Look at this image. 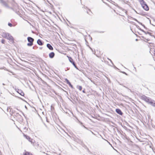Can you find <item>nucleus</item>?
<instances>
[{"instance_id": "16", "label": "nucleus", "mask_w": 155, "mask_h": 155, "mask_svg": "<svg viewBox=\"0 0 155 155\" xmlns=\"http://www.w3.org/2000/svg\"><path fill=\"white\" fill-rule=\"evenodd\" d=\"M134 25L136 26L137 28L138 29H139L142 32H144V30L142 29H141L140 28L139 26L138 25H136L135 24H134Z\"/></svg>"}, {"instance_id": "1", "label": "nucleus", "mask_w": 155, "mask_h": 155, "mask_svg": "<svg viewBox=\"0 0 155 155\" xmlns=\"http://www.w3.org/2000/svg\"><path fill=\"white\" fill-rule=\"evenodd\" d=\"M138 1L144 9L147 11L149 10V7L144 0H138Z\"/></svg>"}, {"instance_id": "17", "label": "nucleus", "mask_w": 155, "mask_h": 155, "mask_svg": "<svg viewBox=\"0 0 155 155\" xmlns=\"http://www.w3.org/2000/svg\"><path fill=\"white\" fill-rule=\"evenodd\" d=\"M77 88L80 91H81L82 89V87L81 86L77 85Z\"/></svg>"}, {"instance_id": "39", "label": "nucleus", "mask_w": 155, "mask_h": 155, "mask_svg": "<svg viewBox=\"0 0 155 155\" xmlns=\"http://www.w3.org/2000/svg\"><path fill=\"white\" fill-rule=\"evenodd\" d=\"M89 10V12L91 11V10H90V9H89V10Z\"/></svg>"}, {"instance_id": "14", "label": "nucleus", "mask_w": 155, "mask_h": 155, "mask_svg": "<svg viewBox=\"0 0 155 155\" xmlns=\"http://www.w3.org/2000/svg\"><path fill=\"white\" fill-rule=\"evenodd\" d=\"M150 104L155 107V101L152 100Z\"/></svg>"}, {"instance_id": "15", "label": "nucleus", "mask_w": 155, "mask_h": 155, "mask_svg": "<svg viewBox=\"0 0 155 155\" xmlns=\"http://www.w3.org/2000/svg\"><path fill=\"white\" fill-rule=\"evenodd\" d=\"M18 92L21 96H24L25 95L24 93L20 90H18Z\"/></svg>"}, {"instance_id": "8", "label": "nucleus", "mask_w": 155, "mask_h": 155, "mask_svg": "<svg viewBox=\"0 0 155 155\" xmlns=\"http://www.w3.org/2000/svg\"><path fill=\"white\" fill-rule=\"evenodd\" d=\"M54 53L53 52H51L49 53V56L50 58H53L54 56Z\"/></svg>"}, {"instance_id": "27", "label": "nucleus", "mask_w": 155, "mask_h": 155, "mask_svg": "<svg viewBox=\"0 0 155 155\" xmlns=\"http://www.w3.org/2000/svg\"><path fill=\"white\" fill-rule=\"evenodd\" d=\"M133 10L137 14H138L137 12L136 11V10L135 9H134V8H133Z\"/></svg>"}, {"instance_id": "30", "label": "nucleus", "mask_w": 155, "mask_h": 155, "mask_svg": "<svg viewBox=\"0 0 155 155\" xmlns=\"http://www.w3.org/2000/svg\"><path fill=\"white\" fill-rule=\"evenodd\" d=\"M102 0V1H103V0ZM103 2L104 3H105L106 5H108V4L107 3H105V2H104V1H103Z\"/></svg>"}, {"instance_id": "23", "label": "nucleus", "mask_w": 155, "mask_h": 155, "mask_svg": "<svg viewBox=\"0 0 155 155\" xmlns=\"http://www.w3.org/2000/svg\"><path fill=\"white\" fill-rule=\"evenodd\" d=\"M5 42V40L4 39H2L1 42L2 44H4Z\"/></svg>"}, {"instance_id": "32", "label": "nucleus", "mask_w": 155, "mask_h": 155, "mask_svg": "<svg viewBox=\"0 0 155 155\" xmlns=\"http://www.w3.org/2000/svg\"><path fill=\"white\" fill-rule=\"evenodd\" d=\"M145 29H146V30H147L148 31H150L149 29L148 28H147Z\"/></svg>"}, {"instance_id": "29", "label": "nucleus", "mask_w": 155, "mask_h": 155, "mask_svg": "<svg viewBox=\"0 0 155 155\" xmlns=\"http://www.w3.org/2000/svg\"><path fill=\"white\" fill-rule=\"evenodd\" d=\"M120 84V85H122V86H123L124 87H126V88H127V87H125V86H124L123 84Z\"/></svg>"}, {"instance_id": "21", "label": "nucleus", "mask_w": 155, "mask_h": 155, "mask_svg": "<svg viewBox=\"0 0 155 155\" xmlns=\"http://www.w3.org/2000/svg\"><path fill=\"white\" fill-rule=\"evenodd\" d=\"M131 18L132 19H133V20H134L135 21H136L138 23H139V22H140L139 21H138L135 18H133L132 17H131Z\"/></svg>"}, {"instance_id": "5", "label": "nucleus", "mask_w": 155, "mask_h": 155, "mask_svg": "<svg viewBox=\"0 0 155 155\" xmlns=\"http://www.w3.org/2000/svg\"><path fill=\"white\" fill-rule=\"evenodd\" d=\"M115 111L118 114L121 116L123 114L121 110L119 108L116 109L115 110Z\"/></svg>"}, {"instance_id": "20", "label": "nucleus", "mask_w": 155, "mask_h": 155, "mask_svg": "<svg viewBox=\"0 0 155 155\" xmlns=\"http://www.w3.org/2000/svg\"><path fill=\"white\" fill-rule=\"evenodd\" d=\"M141 37L143 38V39H144V40H147V41H150V39H147L145 37H144V36H142Z\"/></svg>"}, {"instance_id": "26", "label": "nucleus", "mask_w": 155, "mask_h": 155, "mask_svg": "<svg viewBox=\"0 0 155 155\" xmlns=\"http://www.w3.org/2000/svg\"><path fill=\"white\" fill-rule=\"evenodd\" d=\"M82 92L83 93H86V92L85 91V88H84L83 90L82 91Z\"/></svg>"}, {"instance_id": "40", "label": "nucleus", "mask_w": 155, "mask_h": 155, "mask_svg": "<svg viewBox=\"0 0 155 155\" xmlns=\"http://www.w3.org/2000/svg\"><path fill=\"white\" fill-rule=\"evenodd\" d=\"M91 40H92V38H91Z\"/></svg>"}, {"instance_id": "7", "label": "nucleus", "mask_w": 155, "mask_h": 155, "mask_svg": "<svg viewBox=\"0 0 155 155\" xmlns=\"http://www.w3.org/2000/svg\"><path fill=\"white\" fill-rule=\"evenodd\" d=\"M144 32L145 34H149V35L150 36H152V37H154V38H155V36L154 35H152V33L149 31H144V32Z\"/></svg>"}, {"instance_id": "46", "label": "nucleus", "mask_w": 155, "mask_h": 155, "mask_svg": "<svg viewBox=\"0 0 155 155\" xmlns=\"http://www.w3.org/2000/svg\"><path fill=\"white\" fill-rule=\"evenodd\" d=\"M68 99L70 100L71 101V100L69 99V98H68Z\"/></svg>"}, {"instance_id": "11", "label": "nucleus", "mask_w": 155, "mask_h": 155, "mask_svg": "<svg viewBox=\"0 0 155 155\" xmlns=\"http://www.w3.org/2000/svg\"><path fill=\"white\" fill-rule=\"evenodd\" d=\"M23 155H33V154L30 152L28 151L25 152Z\"/></svg>"}, {"instance_id": "10", "label": "nucleus", "mask_w": 155, "mask_h": 155, "mask_svg": "<svg viewBox=\"0 0 155 155\" xmlns=\"http://www.w3.org/2000/svg\"><path fill=\"white\" fill-rule=\"evenodd\" d=\"M47 47L50 50H53V48L51 46V45L49 44H48L47 45Z\"/></svg>"}, {"instance_id": "33", "label": "nucleus", "mask_w": 155, "mask_h": 155, "mask_svg": "<svg viewBox=\"0 0 155 155\" xmlns=\"http://www.w3.org/2000/svg\"><path fill=\"white\" fill-rule=\"evenodd\" d=\"M79 122H80V124H82V123L80 121H79Z\"/></svg>"}, {"instance_id": "2", "label": "nucleus", "mask_w": 155, "mask_h": 155, "mask_svg": "<svg viewBox=\"0 0 155 155\" xmlns=\"http://www.w3.org/2000/svg\"><path fill=\"white\" fill-rule=\"evenodd\" d=\"M141 99L149 104H150V103L151 102L152 100L151 98L144 95H143L141 96Z\"/></svg>"}, {"instance_id": "24", "label": "nucleus", "mask_w": 155, "mask_h": 155, "mask_svg": "<svg viewBox=\"0 0 155 155\" xmlns=\"http://www.w3.org/2000/svg\"><path fill=\"white\" fill-rule=\"evenodd\" d=\"M8 25L10 27H12V24L10 23H8Z\"/></svg>"}, {"instance_id": "9", "label": "nucleus", "mask_w": 155, "mask_h": 155, "mask_svg": "<svg viewBox=\"0 0 155 155\" xmlns=\"http://www.w3.org/2000/svg\"><path fill=\"white\" fill-rule=\"evenodd\" d=\"M117 7L120 9L122 10L124 12L126 15L127 14V11H126L123 8L119 6L118 5H117Z\"/></svg>"}, {"instance_id": "44", "label": "nucleus", "mask_w": 155, "mask_h": 155, "mask_svg": "<svg viewBox=\"0 0 155 155\" xmlns=\"http://www.w3.org/2000/svg\"><path fill=\"white\" fill-rule=\"evenodd\" d=\"M70 112L72 114V113L71 112V111H70Z\"/></svg>"}, {"instance_id": "38", "label": "nucleus", "mask_w": 155, "mask_h": 155, "mask_svg": "<svg viewBox=\"0 0 155 155\" xmlns=\"http://www.w3.org/2000/svg\"><path fill=\"white\" fill-rule=\"evenodd\" d=\"M68 51H69V50H71V49H70L69 48H68Z\"/></svg>"}, {"instance_id": "13", "label": "nucleus", "mask_w": 155, "mask_h": 155, "mask_svg": "<svg viewBox=\"0 0 155 155\" xmlns=\"http://www.w3.org/2000/svg\"><path fill=\"white\" fill-rule=\"evenodd\" d=\"M24 136L27 139H28L29 141H31V140H32L31 139L29 136L26 135L25 134H24Z\"/></svg>"}, {"instance_id": "42", "label": "nucleus", "mask_w": 155, "mask_h": 155, "mask_svg": "<svg viewBox=\"0 0 155 155\" xmlns=\"http://www.w3.org/2000/svg\"><path fill=\"white\" fill-rule=\"evenodd\" d=\"M110 144V142H108V141H107Z\"/></svg>"}, {"instance_id": "41", "label": "nucleus", "mask_w": 155, "mask_h": 155, "mask_svg": "<svg viewBox=\"0 0 155 155\" xmlns=\"http://www.w3.org/2000/svg\"><path fill=\"white\" fill-rule=\"evenodd\" d=\"M68 136L69 137H71L70 135H68Z\"/></svg>"}, {"instance_id": "34", "label": "nucleus", "mask_w": 155, "mask_h": 155, "mask_svg": "<svg viewBox=\"0 0 155 155\" xmlns=\"http://www.w3.org/2000/svg\"><path fill=\"white\" fill-rule=\"evenodd\" d=\"M87 13H88V14H89V12H88V11H87Z\"/></svg>"}, {"instance_id": "22", "label": "nucleus", "mask_w": 155, "mask_h": 155, "mask_svg": "<svg viewBox=\"0 0 155 155\" xmlns=\"http://www.w3.org/2000/svg\"><path fill=\"white\" fill-rule=\"evenodd\" d=\"M145 42H147L149 44H152V45H153V44L152 43H150V42H148V41H147V40H143Z\"/></svg>"}, {"instance_id": "12", "label": "nucleus", "mask_w": 155, "mask_h": 155, "mask_svg": "<svg viewBox=\"0 0 155 155\" xmlns=\"http://www.w3.org/2000/svg\"><path fill=\"white\" fill-rule=\"evenodd\" d=\"M37 42V43L40 45H43L40 39L38 40Z\"/></svg>"}, {"instance_id": "18", "label": "nucleus", "mask_w": 155, "mask_h": 155, "mask_svg": "<svg viewBox=\"0 0 155 155\" xmlns=\"http://www.w3.org/2000/svg\"><path fill=\"white\" fill-rule=\"evenodd\" d=\"M139 23L141 25H142L145 29L147 28L146 27H145V26L144 25H143V24L142 23L140 22H139Z\"/></svg>"}, {"instance_id": "43", "label": "nucleus", "mask_w": 155, "mask_h": 155, "mask_svg": "<svg viewBox=\"0 0 155 155\" xmlns=\"http://www.w3.org/2000/svg\"><path fill=\"white\" fill-rule=\"evenodd\" d=\"M68 23H70V22L69 21H68Z\"/></svg>"}, {"instance_id": "31", "label": "nucleus", "mask_w": 155, "mask_h": 155, "mask_svg": "<svg viewBox=\"0 0 155 155\" xmlns=\"http://www.w3.org/2000/svg\"><path fill=\"white\" fill-rule=\"evenodd\" d=\"M100 33H104V31H101L99 32Z\"/></svg>"}, {"instance_id": "28", "label": "nucleus", "mask_w": 155, "mask_h": 155, "mask_svg": "<svg viewBox=\"0 0 155 155\" xmlns=\"http://www.w3.org/2000/svg\"><path fill=\"white\" fill-rule=\"evenodd\" d=\"M110 61L112 63V64H113V65H114V64L113 63V62H112V61H111V60H110Z\"/></svg>"}, {"instance_id": "45", "label": "nucleus", "mask_w": 155, "mask_h": 155, "mask_svg": "<svg viewBox=\"0 0 155 155\" xmlns=\"http://www.w3.org/2000/svg\"><path fill=\"white\" fill-rule=\"evenodd\" d=\"M134 69H136V68H135V67H134Z\"/></svg>"}, {"instance_id": "19", "label": "nucleus", "mask_w": 155, "mask_h": 155, "mask_svg": "<svg viewBox=\"0 0 155 155\" xmlns=\"http://www.w3.org/2000/svg\"><path fill=\"white\" fill-rule=\"evenodd\" d=\"M68 85L72 88H73V86L71 84V82L68 81Z\"/></svg>"}, {"instance_id": "37", "label": "nucleus", "mask_w": 155, "mask_h": 155, "mask_svg": "<svg viewBox=\"0 0 155 155\" xmlns=\"http://www.w3.org/2000/svg\"><path fill=\"white\" fill-rule=\"evenodd\" d=\"M136 41H138V39H136Z\"/></svg>"}, {"instance_id": "25", "label": "nucleus", "mask_w": 155, "mask_h": 155, "mask_svg": "<svg viewBox=\"0 0 155 155\" xmlns=\"http://www.w3.org/2000/svg\"><path fill=\"white\" fill-rule=\"evenodd\" d=\"M121 72L122 73H123V74H124L127 75H128V74L124 71H122Z\"/></svg>"}, {"instance_id": "3", "label": "nucleus", "mask_w": 155, "mask_h": 155, "mask_svg": "<svg viewBox=\"0 0 155 155\" xmlns=\"http://www.w3.org/2000/svg\"><path fill=\"white\" fill-rule=\"evenodd\" d=\"M68 61L73 65L74 67L77 70L81 71L77 67L75 62L71 57L68 56Z\"/></svg>"}, {"instance_id": "35", "label": "nucleus", "mask_w": 155, "mask_h": 155, "mask_svg": "<svg viewBox=\"0 0 155 155\" xmlns=\"http://www.w3.org/2000/svg\"><path fill=\"white\" fill-rule=\"evenodd\" d=\"M136 147H138V145H136Z\"/></svg>"}, {"instance_id": "36", "label": "nucleus", "mask_w": 155, "mask_h": 155, "mask_svg": "<svg viewBox=\"0 0 155 155\" xmlns=\"http://www.w3.org/2000/svg\"><path fill=\"white\" fill-rule=\"evenodd\" d=\"M107 59L110 61V59L109 58H107Z\"/></svg>"}, {"instance_id": "47", "label": "nucleus", "mask_w": 155, "mask_h": 155, "mask_svg": "<svg viewBox=\"0 0 155 155\" xmlns=\"http://www.w3.org/2000/svg\"><path fill=\"white\" fill-rule=\"evenodd\" d=\"M138 34H140L138 32Z\"/></svg>"}, {"instance_id": "4", "label": "nucleus", "mask_w": 155, "mask_h": 155, "mask_svg": "<svg viewBox=\"0 0 155 155\" xmlns=\"http://www.w3.org/2000/svg\"><path fill=\"white\" fill-rule=\"evenodd\" d=\"M28 41L29 42L27 44V45L31 46L33 45V42L34 41V39L31 37H28L27 38Z\"/></svg>"}, {"instance_id": "6", "label": "nucleus", "mask_w": 155, "mask_h": 155, "mask_svg": "<svg viewBox=\"0 0 155 155\" xmlns=\"http://www.w3.org/2000/svg\"><path fill=\"white\" fill-rule=\"evenodd\" d=\"M9 35L8 34H7L5 32H3L2 35V37L5 38H8V36H9Z\"/></svg>"}]
</instances>
